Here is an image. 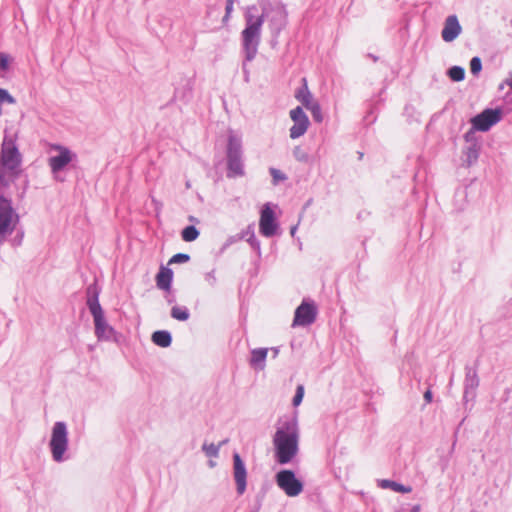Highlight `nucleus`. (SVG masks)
Masks as SVG:
<instances>
[{"mask_svg":"<svg viewBox=\"0 0 512 512\" xmlns=\"http://www.w3.org/2000/svg\"><path fill=\"white\" fill-rule=\"evenodd\" d=\"M299 434L295 423L279 428L273 438L275 457L279 464H286L298 453Z\"/></svg>","mask_w":512,"mask_h":512,"instance_id":"obj_1","label":"nucleus"},{"mask_svg":"<svg viewBox=\"0 0 512 512\" xmlns=\"http://www.w3.org/2000/svg\"><path fill=\"white\" fill-rule=\"evenodd\" d=\"M20 154L12 140L4 139L0 153V189L7 187L17 175Z\"/></svg>","mask_w":512,"mask_h":512,"instance_id":"obj_2","label":"nucleus"},{"mask_svg":"<svg viewBox=\"0 0 512 512\" xmlns=\"http://www.w3.org/2000/svg\"><path fill=\"white\" fill-rule=\"evenodd\" d=\"M264 22L263 15L254 17L250 11L246 14V27L242 31L243 46L248 60H252L257 52L260 41L261 27Z\"/></svg>","mask_w":512,"mask_h":512,"instance_id":"obj_3","label":"nucleus"},{"mask_svg":"<svg viewBox=\"0 0 512 512\" xmlns=\"http://www.w3.org/2000/svg\"><path fill=\"white\" fill-rule=\"evenodd\" d=\"M19 217L0 190V243L14 231Z\"/></svg>","mask_w":512,"mask_h":512,"instance_id":"obj_4","label":"nucleus"},{"mask_svg":"<svg viewBox=\"0 0 512 512\" xmlns=\"http://www.w3.org/2000/svg\"><path fill=\"white\" fill-rule=\"evenodd\" d=\"M68 436L66 425L63 422H56L52 429V436L50 440V448L52 457L56 462L63 459V455L67 450Z\"/></svg>","mask_w":512,"mask_h":512,"instance_id":"obj_5","label":"nucleus"},{"mask_svg":"<svg viewBox=\"0 0 512 512\" xmlns=\"http://www.w3.org/2000/svg\"><path fill=\"white\" fill-rule=\"evenodd\" d=\"M276 483L289 497H296L303 491L302 482L296 478L292 470H281L276 474Z\"/></svg>","mask_w":512,"mask_h":512,"instance_id":"obj_6","label":"nucleus"},{"mask_svg":"<svg viewBox=\"0 0 512 512\" xmlns=\"http://www.w3.org/2000/svg\"><path fill=\"white\" fill-rule=\"evenodd\" d=\"M501 114L500 109H485L471 119L472 127L477 131H488L501 120Z\"/></svg>","mask_w":512,"mask_h":512,"instance_id":"obj_7","label":"nucleus"},{"mask_svg":"<svg viewBox=\"0 0 512 512\" xmlns=\"http://www.w3.org/2000/svg\"><path fill=\"white\" fill-rule=\"evenodd\" d=\"M289 115L291 120L294 122L293 126L290 128V137L292 139H297L307 132L310 122L300 106L292 109Z\"/></svg>","mask_w":512,"mask_h":512,"instance_id":"obj_8","label":"nucleus"},{"mask_svg":"<svg viewBox=\"0 0 512 512\" xmlns=\"http://www.w3.org/2000/svg\"><path fill=\"white\" fill-rule=\"evenodd\" d=\"M277 228L275 213L269 204H265L260 214L259 231L265 237H272L275 235Z\"/></svg>","mask_w":512,"mask_h":512,"instance_id":"obj_9","label":"nucleus"},{"mask_svg":"<svg viewBox=\"0 0 512 512\" xmlns=\"http://www.w3.org/2000/svg\"><path fill=\"white\" fill-rule=\"evenodd\" d=\"M317 315L316 306L313 303L302 302L296 309L293 326H306L312 324Z\"/></svg>","mask_w":512,"mask_h":512,"instance_id":"obj_10","label":"nucleus"},{"mask_svg":"<svg viewBox=\"0 0 512 512\" xmlns=\"http://www.w3.org/2000/svg\"><path fill=\"white\" fill-rule=\"evenodd\" d=\"M243 173L240 146L230 142L228 148V177L242 176Z\"/></svg>","mask_w":512,"mask_h":512,"instance_id":"obj_11","label":"nucleus"},{"mask_svg":"<svg viewBox=\"0 0 512 512\" xmlns=\"http://www.w3.org/2000/svg\"><path fill=\"white\" fill-rule=\"evenodd\" d=\"M233 476L237 486L238 494L242 495L246 490L247 471L238 453L233 455Z\"/></svg>","mask_w":512,"mask_h":512,"instance_id":"obj_12","label":"nucleus"},{"mask_svg":"<svg viewBox=\"0 0 512 512\" xmlns=\"http://www.w3.org/2000/svg\"><path fill=\"white\" fill-rule=\"evenodd\" d=\"M53 149L59 152V155L51 157L49 159V166L52 172L56 173L62 170L72 160V154L69 149L63 146L54 145Z\"/></svg>","mask_w":512,"mask_h":512,"instance_id":"obj_13","label":"nucleus"},{"mask_svg":"<svg viewBox=\"0 0 512 512\" xmlns=\"http://www.w3.org/2000/svg\"><path fill=\"white\" fill-rule=\"evenodd\" d=\"M461 26L455 15L448 16L442 30V38L445 42H452L461 33Z\"/></svg>","mask_w":512,"mask_h":512,"instance_id":"obj_14","label":"nucleus"},{"mask_svg":"<svg viewBox=\"0 0 512 512\" xmlns=\"http://www.w3.org/2000/svg\"><path fill=\"white\" fill-rule=\"evenodd\" d=\"M173 278V272L167 267L161 266L156 275V285L159 289L169 291Z\"/></svg>","mask_w":512,"mask_h":512,"instance_id":"obj_15","label":"nucleus"},{"mask_svg":"<svg viewBox=\"0 0 512 512\" xmlns=\"http://www.w3.org/2000/svg\"><path fill=\"white\" fill-rule=\"evenodd\" d=\"M93 296L89 297L87 300V305L89 307V310L91 314L93 315V318L100 319L101 316H104L103 310L101 308V305L98 301V293L96 291V287H89L88 288V294H92Z\"/></svg>","mask_w":512,"mask_h":512,"instance_id":"obj_16","label":"nucleus"},{"mask_svg":"<svg viewBox=\"0 0 512 512\" xmlns=\"http://www.w3.org/2000/svg\"><path fill=\"white\" fill-rule=\"evenodd\" d=\"M302 82L303 86L296 91L295 98L307 109L308 106L316 103L317 101H314L313 96L308 89L307 80L303 78Z\"/></svg>","mask_w":512,"mask_h":512,"instance_id":"obj_17","label":"nucleus"},{"mask_svg":"<svg viewBox=\"0 0 512 512\" xmlns=\"http://www.w3.org/2000/svg\"><path fill=\"white\" fill-rule=\"evenodd\" d=\"M380 487L383 489H391L399 493H410L412 491V488L410 486H404L391 480H381Z\"/></svg>","mask_w":512,"mask_h":512,"instance_id":"obj_18","label":"nucleus"},{"mask_svg":"<svg viewBox=\"0 0 512 512\" xmlns=\"http://www.w3.org/2000/svg\"><path fill=\"white\" fill-rule=\"evenodd\" d=\"M152 341L160 347H168L171 344V335L167 331H156L152 334Z\"/></svg>","mask_w":512,"mask_h":512,"instance_id":"obj_19","label":"nucleus"},{"mask_svg":"<svg viewBox=\"0 0 512 512\" xmlns=\"http://www.w3.org/2000/svg\"><path fill=\"white\" fill-rule=\"evenodd\" d=\"M267 353V349L264 348L253 350L251 356V365L258 366L260 364H263L267 357Z\"/></svg>","mask_w":512,"mask_h":512,"instance_id":"obj_20","label":"nucleus"},{"mask_svg":"<svg viewBox=\"0 0 512 512\" xmlns=\"http://www.w3.org/2000/svg\"><path fill=\"white\" fill-rule=\"evenodd\" d=\"M182 239L185 242H192L199 236V231L194 226H187L182 230Z\"/></svg>","mask_w":512,"mask_h":512,"instance_id":"obj_21","label":"nucleus"},{"mask_svg":"<svg viewBox=\"0 0 512 512\" xmlns=\"http://www.w3.org/2000/svg\"><path fill=\"white\" fill-rule=\"evenodd\" d=\"M171 316L179 321H186L189 318V312L185 307L174 306L171 309Z\"/></svg>","mask_w":512,"mask_h":512,"instance_id":"obj_22","label":"nucleus"},{"mask_svg":"<svg viewBox=\"0 0 512 512\" xmlns=\"http://www.w3.org/2000/svg\"><path fill=\"white\" fill-rule=\"evenodd\" d=\"M448 75L453 81L458 82L464 79L465 71L463 68L459 66H453L452 68L449 69Z\"/></svg>","mask_w":512,"mask_h":512,"instance_id":"obj_23","label":"nucleus"},{"mask_svg":"<svg viewBox=\"0 0 512 512\" xmlns=\"http://www.w3.org/2000/svg\"><path fill=\"white\" fill-rule=\"evenodd\" d=\"M307 109L311 112L313 119L316 122H318V123L322 122L323 115H322L321 108H320V105L318 104V102L313 103L312 105L308 106Z\"/></svg>","mask_w":512,"mask_h":512,"instance_id":"obj_24","label":"nucleus"},{"mask_svg":"<svg viewBox=\"0 0 512 512\" xmlns=\"http://www.w3.org/2000/svg\"><path fill=\"white\" fill-rule=\"evenodd\" d=\"M95 323V332L98 337H101L107 328L104 316H101L100 319L94 318Z\"/></svg>","mask_w":512,"mask_h":512,"instance_id":"obj_25","label":"nucleus"},{"mask_svg":"<svg viewBox=\"0 0 512 512\" xmlns=\"http://www.w3.org/2000/svg\"><path fill=\"white\" fill-rule=\"evenodd\" d=\"M203 450L205 451L206 455L207 456H210V457H216L218 455V451H219V446L211 443V444H204L203 445Z\"/></svg>","mask_w":512,"mask_h":512,"instance_id":"obj_26","label":"nucleus"},{"mask_svg":"<svg viewBox=\"0 0 512 512\" xmlns=\"http://www.w3.org/2000/svg\"><path fill=\"white\" fill-rule=\"evenodd\" d=\"M482 69V63L480 58L474 57L470 61V71L472 74L476 75L478 74Z\"/></svg>","mask_w":512,"mask_h":512,"instance_id":"obj_27","label":"nucleus"},{"mask_svg":"<svg viewBox=\"0 0 512 512\" xmlns=\"http://www.w3.org/2000/svg\"><path fill=\"white\" fill-rule=\"evenodd\" d=\"M270 174H271V176L273 178L274 184H277L280 181H284L287 178L286 175L282 171H280V170H278L276 168H271L270 169Z\"/></svg>","mask_w":512,"mask_h":512,"instance_id":"obj_28","label":"nucleus"},{"mask_svg":"<svg viewBox=\"0 0 512 512\" xmlns=\"http://www.w3.org/2000/svg\"><path fill=\"white\" fill-rule=\"evenodd\" d=\"M303 397H304V387H303V385H298L296 388L295 396L293 398V405L295 407L299 406L303 400Z\"/></svg>","mask_w":512,"mask_h":512,"instance_id":"obj_29","label":"nucleus"},{"mask_svg":"<svg viewBox=\"0 0 512 512\" xmlns=\"http://www.w3.org/2000/svg\"><path fill=\"white\" fill-rule=\"evenodd\" d=\"M190 257L188 254L178 253L173 255L170 260L169 264H175V263H185L189 261Z\"/></svg>","mask_w":512,"mask_h":512,"instance_id":"obj_30","label":"nucleus"},{"mask_svg":"<svg viewBox=\"0 0 512 512\" xmlns=\"http://www.w3.org/2000/svg\"><path fill=\"white\" fill-rule=\"evenodd\" d=\"M0 102H7L9 104H14L15 99L8 93L5 89H0Z\"/></svg>","mask_w":512,"mask_h":512,"instance_id":"obj_31","label":"nucleus"},{"mask_svg":"<svg viewBox=\"0 0 512 512\" xmlns=\"http://www.w3.org/2000/svg\"><path fill=\"white\" fill-rule=\"evenodd\" d=\"M234 0H227L226 8H225V15L223 17V22L226 23L231 15V12L233 10Z\"/></svg>","mask_w":512,"mask_h":512,"instance_id":"obj_32","label":"nucleus"},{"mask_svg":"<svg viewBox=\"0 0 512 512\" xmlns=\"http://www.w3.org/2000/svg\"><path fill=\"white\" fill-rule=\"evenodd\" d=\"M8 65H9L8 56L3 53H0V68L3 70H6L8 68Z\"/></svg>","mask_w":512,"mask_h":512,"instance_id":"obj_33","label":"nucleus"},{"mask_svg":"<svg viewBox=\"0 0 512 512\" xmlns=\"http://www.w3.org/2000/svg\"><path fill=\"white\" fill-rule=\"evenodd\" d=\"M424 399L426 400L427 403H430L432 401V392H431V390H427L424 393Z\"/></svg>","mask_w":512,"mask_h":512,"instance_id":"obj_34","label":"nucleus"},{"mask_svg":"<svg viewBox=\"0 0 512 512\" xmlns=\"http://www.w3.org/2000/svg\"><path fill=\"white\" fill-rule=\"evenodd\" d=\"M419 510H420V507L419 506H415V507H413L411 512H419Z\"/></svg>","mask_w":512,"mask_h":512,"instance_id":"obj_35","label":"nucleus"}]
</instances>
